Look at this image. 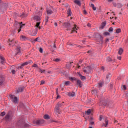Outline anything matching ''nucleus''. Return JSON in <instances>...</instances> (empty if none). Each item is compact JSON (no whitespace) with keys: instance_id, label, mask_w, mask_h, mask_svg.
<instances>
[{"instance_id":"nucleus-44","label":"nucleus","mask_w":128,"mask_h":128,"mask_svg":"<svg viewBox=\"0 0 128 128\" xmlns=\"http://www.w3.org/2000/svg\"><path fill=\"white\" fill-rule=\"evenodd\" d=\"M5 114H6V112H1L0 116H4Z\"/></svg>"},{"instance_id":"nucleus-30","label":"nucleus","mask_w":128,"mask_h":128,"mask_svg":"<svg viewBox=\"0 0 128 128\" xmlns=\"http://www.w3.org/2000/svg\"><path fill=\"white\" fill-rule=\"evenodd\" d=\"M105 122H106V124H104V126H106H106H108V120L106 119L105 120Z\"/></svg>"},{"instance_id":"nucleus-3","label":"nucleus","mask_w":128,"mask_h":128,"mask_svg":"<svg viewBox=\"0 0 128 128\" xmlns=\"http://www.w3.org/2000/svg\"><path fill=\"white\" fill-rule=\"evenodd\" d=\"M9 96L11 100L13 102H14L15 104H16V102H18V98H16V96H14V95L10 94Z\"/></svg>"},{"instance_id":"nucleus-43","label":"nucleus","mask_w":128,"mask_h":128,"mask_svg":"<svg viewBox=\"0 0 128 128\" xmlns=\"http://www.w3.org/2000/svg\"><path fill=\"white\" fill-rule=\"evenodd\" d=\"M70 80H76V78L72 77L70 78Z\"/></svg>"},{"instance_id":"nucleus-53","label":"nucleus","mask_w":128,"mask_h":128,"mask_svg":"<svg viewBox=\"0 0 128 128\" xmlns=\"http://www.w3.org/2000/svg\"><path fill=\"white\" fill-rule=\"evenodd\" d=\"M90 124L94 125V121H90Z\"/></svg>"},{"instance_id":"nucleus-51","label":"nucleus","mask_w":128,"mask_h":128,"mask_svg":"<svg viewBox=\"0 0 128 128\" xmlns=\"http://www.w3.org/2000/svg\"><path fill=\"white\" fill-rule=\"evenodd\" d=\"M118 8H122V6L121 4H118Z\"/></svg>"},{"instance_id":"nucleus-24","label":"nucleus","mask_w":128,"mask_h":128,"mask_svg":"<svg viewBox=\"0 0 128 128\" xmlns=\"http://www.w3.org/2000/svg\"><path fill=\"white\" fill-rule=\"evenodd\" d=\"M90 6H91V8H92L94 10H96V8L94 6V4H90Z\"/></svg>"},{"instance_id":"nucleus-10","label":"nucleus","mask_w":128,"mask_h":128,"mask_svg":"<svg viewBox=\"0 0 128 128\" xmlns=\"http://www.w3.org/2000/svg\"><path fill=\"white\" fill-rule=\"evenodd\" d=\"M35 123L36 124H44V120H36L35 122Z\"/></svg>"},{"instance_id":"nucleus-22","label":"nucleus","mask_w":128,"mask_h":128,"mask_svg":"<svg viewBox=\"0 0 128 128\" xmlns=\"http://www.w3.org/2000/svg\"><path fill=\"white\" fill-rule=\"evenodd\" d=\"M77 84L78 86H79L80 88H82V81H80V80H78Z\"/></svg>"},{"instance_id":"nucleus-6","label":"nucleus","mask_w":128,"mask_h":128,"mask_svg":"<svg viewBox=\"0 0 128 128\" xmlns=\"http://www.w3.org/2000/svg\"><path fill=\"white\" fill-rule=\"evenodd\" d=\"M46 12L47 14L50 16V14L54 12V9L52 8L46 9Z\"/></svg>"},{"instance_id":"nucleus-2","label":"nucleus","mask_w":128,"mask_h":128,"mask_svg":"<svg viewBox=\"0 0 128 128\" xmlns=\"http://www.w3.org/2000/svg\"><path fill=\"white\" fill-rule=\"evenodd\" d=\"M40 22H36V24L35 26L36 28V30H34L33 31H32L33 33L31 34V36H36V34L38 32V30H40V28H42V27L40 26Z\"/></svg>"},{"instance_id":"nucleus-48","label":"nucleus","mask_w":128,"mask_h":128,"mask_svg":"<svg viewBox=\"0 0 128 128\" xmlns=\"http://www.w3.org/2000/svg\"><path fill=\"white\" fill-rule=\"evenodd\" d=\"M100 40L101 42H102L103 40H104V38H102V36H100Z\"/></svg>"},{"instance_id":"nucleus-1","label":"nucleus","mask_w":128,"mask_h":128,"mask_svg":"<svg viewBox=\"0 0 128 128\" xmlns=\"http://www.w3.org/2000/svg\"><path fill=\"white\" fill-rule=\"evenodd\" d=\"M42 8H41L40 9H38L36 12V16L34 18V20L36 22H40L42 20Z\"/></svg>"},{"instance_id":"nucleus-20","label":"nucleus","mask_w":128,"mask_h":128,"mask_svg":"<svg viewBox=\"0 0 128 128\" xmlns=\"http://www.w3.org/2000/svg\"><path fill=\"white\" fill-rule=\"evenodd\" d=\"M28 62H25L22 64L20 66V68H24V66H28Z\"/></svg>"},{"instance_id":"nucleus-57","label":"nucleus","mask_w":128,"mask_h":128,"mask_svg":"<svg viewBox=\"0 0 128 128\" xmlns=\"http://www.w3.org/2000/svg\"><path fill=\"white\" fill-rule=\"evenodd\" d=\"M33 66H34V68H36V66H38V65H36V64H34L33 65Z\"/></svg>"},{"instance_id":"nucleus-8","label":"nucleus","mask_w":128,"mask_h":128,"mask_svg":"<svg viewBox=\"0 0 128 128\" xmlns=\"http://www.w3.org/2000/svg\"><path fill=\"white\" fill-rule=\"evenodd\" d=\"M10 70L12 74H16V66H12L10 68Z\"/></svg>"},{"instance_id":"nucleus-49","label":"nucleus","mask_w":128,"mask_h":128,"mask_svg":"<svg viewBox=\"0 0 128 128\" xmlns=\"http://www.w3.org/2000/svg\"><path fill=\"white\" fill-rule=\"evenodd\" d=\"M54 62H60V59L59 58L55 59Z\"/></svg>"},{"instance_id":"nucleus-63","label":"nucleus","mask_w":128,"mask_h":128,"mask_svg":"<svg viewBox=\"0 0 128 128\" xmlns=\"http://www.w3.org/2000/svg\"><path fill=\"white\" fill-rule=\"evenodd\" d=\"M109 40H110V39L106 38V42H108Z\"/></svg>"},{"instance_id":"nucleus-52","label":"nucleus","mask_w":128,"mask_h":128,"mask_svg":"<svg viewBox=\"0 0 128 128\" xmlns=\"http://www.w3.org/2000/svg\"><path fill=\"white\" fill-rule=\"evenodd\" d=\"M42 50H43L42 48H40L39 49V51H40V52H41V54H42Z\"/></svg>"},{"instance_id":"nucleus-32","label":"nucleus","mask_w":128,"mask_h":128,"mask_svg":"<svg viewBox=\"0 0 128 128\" xmlns=\"http://www.w3.org/2000/svg\"><path fill=\"white\" fill-rule=\"evenodd\" d=\"M120 32H122V30L120 28H118V29L116 30V34H120Z\"/></svg>"},{"instance_id":"nucleus-4","label":"nucleus","mask_w":128,"mask_h":128,"mask_svg":"<svg viewBox=\"0 0 128 128\" xmlns=\"http://www.w3.org/2000/svg\"><path fill=\"white\" fill-rule=\"evenodd\" d=\"M12 118V112H9L6 116L5 120L6 121L10 120Z\"/></svg>"},{"instance_id":"nucleus-23","label":"nucleus","mask_w":128,"mask_h":128,"mask_svg":"<svg viewBox=\"0 0 128 128\" xmlns=\"http://www.w3.org/2000/svg\"><path fill=\"white\" fill-rule=\"evenodd\" d=\"M92 94H98V90L96 89L92 90Z\"/></svg>"},{"instance_id":"nucleus-60","label":"nucleus","mask_w":128,"mask_h":128,"mask_svg":"<svg viewBox=\"0 0 128 128\" xmlns=\"http://www.w3.org/2000/svg\"><path fill=\"white\" fill-rule=\"evenodd\" d=\"M68 45H69V46H75V44H69Z\"/></svg>"},{"instance_id":"nucleus-7","label":"nucleus","mask_w":128,"mask_h":128,"mask_svg":"<svg viewBox=\"0 0 128 128\" xmlns=\"http://www.w3.org/2000/svg\"><path fill=\"white\" fill-rule=\"evenodd\" d=\"M108 100H102V101L100 102V106H106V104H108Z\"/></svg>"},{"instance_id":"nucleus-12","label":"nucleus","mask_w":128,"mask_h":128,"mask_svg":"<svg viewBox=\"0 0 128 128\" xmlns=\"http://www.w3.org/2000/svg\"><path fill=\"white\" fill-rule=\"evenodd\" d=\"M9 46H16V41L14 40L9 39Z\"/></svg>"},{"instance_id":"nucleus-31","label":"nucleus","mask_w":128,"mask_h":128,"mask_svg":"<svg viewBox=\"0 0 128 128\" xmlns=\"http://www.w3.org/2000/svg\"><path fill=\"white\" fill-rule=\"evenodd\" d=\"M91 112H92V110H90V109H89V110H88L86 111V114H87L88 116V115L90 114V113H91Z\"/></svg>"},{"instance_id":"nucleus-59","label":"nucleus","mask_w":128,"mask_h":128,"mask_svg":"<svg viewBox=\"0 0 128 128\" xmlns=\"http://www.w3.org/2000/svg\"><path fill=\"white\" fill-rule=\"evenodd\" d=\"M60 102V106H64V102Z\"/></svg>"},{"instance_id":"nucleus-25","label":"nucleus","mask_w":128,"mask_h":128,"mask_svg":"<svg viewBox=\"0 0 128 128\" xmlns=\"http://www.w3.org/2000/svg\"><path fill=\"white\" fill-rule=\"evenodd\" d=\"M44 118L45 120H50V116H48V114H45L44 116Z\"/></svg>"},{"instance_id":"nucleus-35","label":"nucleus","mask_w":128,"mask_h":128,"mask_svg":"<svg viewBox=\"0 0 128 128\" xmlns=\"http://www.w3.org/2000/svg\"><path fill=\"white\" fill-rule=\"evenodd\" d=\"M34 42H40V37L36 38L34 40Z\"/></svg>"},{"instance_id":"nucleus-45","label":"nucleus","mask_w":128,"mask_h":128,"mask_svg":"<svg viewBox=\"0 0 128 128\" xmlns=\"http://www.w3.org/2000/svg\"><path fill=\"white\" fill-rule=\"evenodd\" d=\"M24 26V24L20 25V28L18 30V32H20V30H22L21 28H22V26Z\"/></svg>"},{"instance_id":"nucleus-5","label":"nucleus","mask_w":128,"mask_h":128,"mask_svg":"<svg viewBox=\"0 0 128 128\" xmlns=\"http://www.w3.org/2000/svg\"><path fill=\"white\" fill-rule=\"evenodd\" d=\"M61 106H60V102H58L55 108V112L56 114H60V108Z\"/></svg>"},{"instance_id":"nucleus-27","label":"nucleus","mask_w":128,"mask_h":128,"mask_svg":"<svg viewBox=\"0 0 128 128\" xmlns=\"http://www.w3.org/2000/svg\"><path fill=\"white\" fill-rule=\"evenodd\" d=\"M16 54H20V48H17V52Z\"/></svg>"},{"instance_id":"nucleus-47","label":"nucleus","mask_w":128,"mask_h":128,"mask_svg":"<svg viewBox=\"0 0 128 128\" xmlns=\"http://www.w3.org/2000/svg\"><path fill=\"white\" fill-rule=\"evenodd\" d=\"M24 123H17L18 126H24Z\"/></svg>"},{"instance_id":"nucleus-36","label":"nucleus","mask_w":128,"mask_h":128,"mask_svg":"<svg viewBox=\"0 0 128 128\" xmlns=\"http://www.w3.org/2000/svg\"><path fill=\"white\" fill-rule=\"evenodd\" d=\"M4 82V78H0V86Z\"/></svg>"},{"instance_id":"nucleus-37","label":"nucleus","mask_w":128,"mask_h":128,"mask_svg":"<svg viewBox=\"0 0 128 128\" xmlns=\"http://www.w3.org/2000/svg\"><path fill=\"white\" fill-rule=\"evenodd\" d=\"M104 26H106V22H103L101 26V28H104Z\"/></svg>"},{"instance_id":"nucleus-42","label":"nucleus","mask_w":128,"mask_h":128,"mask_svg":"<svg viewBox=\"0 0 128 128\" xmlns=\"http://www.w3.org/2000/svg\"><path fill=\"white\" fill-rule=\"evenodd\" d=\"M114 86V83H110V89L112 88V87Z\"/></svg>"},{"instance_id":"nucleus-18","label":"nucleus","mask_w":128,"mask_h":128,"mask_svg":"<svg viewBox=\"0 0 128 128\" xmlns=\"http://www.w3.org/2000/svg\"><path fill=\"white\" fill-rule=\"evenodd\" d=\"M78 74L82 80H86V76H82L80 73H78Z\"/></svg>"},{"instance_id":"nucleus-58","label":"nucleus","mask_w":128,"mask_h":128,"mask_svg":"<svg viewBox=\"0 0 128 128\" xmlns=\"http://www.w3.org/2000/svg\"><path fill=\"white\" fill-rule=\"evenodd\" d=\"M84 72H88V70L86 68V70H84Z\"/></svg>"},{"instance_id":"nucleus-26","label":"nucleus","mask_w":128,"mask_h":128,"mask_svg":"<svg viewBox=\"0 0 128 128\" xmlns=\"http://www.w3.org/2000/svg\"><path fill=\"white\" fill-rule=\"evenodd\" d=\"M28 16V15L25 14L24 13H22L20 15V18H26V16Z\"/></svg>"},{"instance_id":"nucleus-61","label":"nucleus","mask_w":128,"mask_h":128,"mask_svg":"<svg viewBox=\"0 0 128 128\" xmlns=\"http://www.w3.org/2000/svg\"><path fill=\"white\" fill-rule=\"evenodd\" d=\"M99 120H102V116H100Z\"/></svg>"},{"instance_id":"nucleus-34","label":"nucleus","mask_w":128,"mask_h":128,"mask_svg":"<svg viewBox=\"0 0 128 128\" xmlns=\"http://www.w3.org/2000/svg\"><path fill=\"white\" fill-rule=\"evenodd\" d=\"M86 68L88 72H90V70H92V67L90 66H88L86 67Z\"/></svg>"},{"instance_id":"nucleus-39","label":"nucleus","mask_w":128,"mask_h":128,"mask_svg":"<svg viewBox=\"0 0 128 128\" xmlns=\"http://www.w3.org/2000/svg\"><path fill=\"white\" fill-rule=\"evenodd\" d=\"M70 84V81H66L65 82V85L68 86Z\"/></svg>"},{"instance_id":"nucleus-19","label":"nucleus","mask_w":128,"mask_h":128,"mask_svg":"<svg viewBox=\"0 0 128 128\" xmlns=\"http://www.w3.org/2000/svg\"><path fill=\"white\" fill-rule=\"evenodd\" d=\"M74 2L79 6H80L82 4L80 2L79 0H74Z\"/></svg>"},{"instance_id":"nucleus-29","label":"nucleus","mask_w":128,"mask_h":128,"mask_svg":"<svg viewBox=\"0 0 128 128\" xmlns=\"http://www.w3.org/2000/svg\"><path fill=\"white\" fill-rule=\"evenodd\" d=\"M39 72L40 74H46V70H42L41 68L39 69Z\"/></svg>"},{"instance_id":"nucleus-14","label":"nucleus","mask_w":128,"mask_h":128,"mask_svg":"<svg viewBox=\"0 0 128 128\" xmlns=\"http://www.w3.org/2000/svg\"><path fill=\"white\" fill-rule=\"evenodd\" d=\"M76 30H78V28H76V24H74L72 28V33L74 32H76Z\"/></svg>"},{"instance_id":"nucleus-64","label":"nucleus","mask_w":128,"mask_h":128,"mask_svg":"<svg viewBox=\"0 0 128 128\" xmlns=\"http://www.w3.org/2000/svg\"><path fill=\"white\" fill-rule=\"evenodd\" d=\"M48 74H52V71H48Z\"/></svg>"},{"instance_id":"nucleus-41","label":"nucleus","mask_w":128,"mask_h":128,"mask_svg":"<svg viewBox=\"0 0 128 128\" xmlns=\"http://www.w3.org/2000/svg\"><path fill=\"white\" fill-rule=\"evenodd\" d=\"M104 36H110V32H104Z\"/></svg>"},{"instance_id":"nucleus-16","label":"nucleus","mask_w":128,"mask_h":128,"mask_svg":"<svg viewBox=\"0 0 128 128\" xmlns=\"http://www.w3.org/2000/svg\"><path fill=\"white\" fill-rule=\"evenodd\" d=\"M64 26H66L67 28H68L70 26H72V24L68 22H65L64 24Z\"/></svg>"},{"instance_id":"nucleus-40","label":"nucleus","mask_w":128,"mask_h":128,"mask_svg":"<svg viewBox=\"0 0 128 128\" xmlns=\"http://www.w3.org/2000/svg\"><path fill=\"white\" fill-rule=\"evenodd\" d=\"M106 62H112V58L110 57H108L106 58Z\"/></svg>"},{"instance_id":"nucleus-11","label":"nucleus","mask_w":128,"mask_h":128,"mask_svg":"<svg viewBox=\"0 0 128 128\" xmlns=\"http://www.w3.org/2000/svg\"><path fill=\"white\" fill-rule=\"evenodd\" d=\"M68 96L71 98H74V96H76V93L74 92H68Z\"/></svg>"},{"instance_id":"nucleus-21","label":"nucleus","mask_w":128,"mask_h":128,"mask_svg":"<svg viewBox=\"0 0 128 128\" xmlns=\"http://www.w3.org/2000/svg\"><path fill=\"white\" fill-rule=\"evenodd\" d=\"M72 14V10L70 8H69L67 11V14H68V16H70Z\"/></svg>"},{"instance_id":"nucleus-56","label":"nucleus","mask_w":128,"mask_h":128,"mask_svg":"<svg viewBox=\"0 0 128 128\" xmlns=\"http://www.w3.org/2000/svg\"><path fill=\"white\" fill-rule=\"evenodd\" d=\"M118 59L119 60H122V56H118Z\"/></svg>"},{"instance_id":"nucleus-13","label":"nucleus","mask_w":128,"mask_h":128,"mask_svg":"<svg viewBox=\"0 0 128 128\" xmlns=\"http://www.w3.org/2000/svg\"><path fill=\"white\" fill-rule=\"evenodd\" d=\"M20 40H22V42H24L28 40V38L24 35H22L20 37Z\"/></svg>"},{"instance_id":"nucleus-28","label":"nucleus","mask_w":128,"mask_h":128,"mask_svg":"<svg viewBox=\"0 0 128 128\" xmlns=\"http://www.w3.org/2000/svg\"><path fill=\"white\" fill-rule=\"evenodd\" d=\"M122 52H124V50H122V48H120L118 52V54H122Z\"/></svg>"},{"instance_id":"nucleus-33","label":"nucleus","mask_w":128,"mask_h":128,"mask_svg":"<svg viewBox=\"0 0 128 128\" xmlns=\"http://www.w3.org/2000/svg\"><path fill=\"white\" fill-rule=\"evenodd\" d=\"M108 32H114V28H112V27L109 28Z\"/></svg>"},{"instance_id":"nucleus-50","label":"nucleus","mask_w":128,"mask_h":128,"mask_svg":"<svg viewBox=\"0 0 128 128\" xmlns=\"http://www.w3.org/2000/svg\"><path fill=\"white\" fill-rule=\"evenodd\" d=\"M48 18H49L48 17H46V20H45L46 22H48Z\"/></svg>"},{"instance_id":"nucleus-15","label":"nucleus","mask_w":128,"mask_h":128,"mask_svg":"<svg viewBox=\"0 0 128 128\" xmlns=\"http://www.w3.org/2000/svg\"><path fill=\"white\" fill-rule=\"evenodd\" d=\"M112 76V74L108 73L106 76V79L107 80L108 82H110V77Z\"/></svg>"},{"instance_id":"nucleus-17","label":"nucleus","mask_w":128,"mask_h":128,"mask_svg":"<svg viewBox=\"0 0 128 128\" xmlns=\"http://www.w3.org/2000/svg\"><path fill=\"white\" fill-rule=\"evenodd\" d=\"M24 87L18 88V90H17L16 94H18V92H22V90H24Z\"/></svg>"},{"instance_id":"nucleus-9","label":"nucleus","mask_w":128,"mask_h":128,"mask_svg":"<svg viewBox=\"0 0 128 128\" xmlns=\"http://www.w3.org/2000/svg\"><path fill=\"white\" fill-rule=\"evenodd\" d=\"M0 62L1 64H6V59L1 56H0Z\"/></svg>"},{"instance_id":"nucleus-46","label":"nucleus","mask_w":128,"mask_h":128,"mask_svg":"<svg viewBox=\"0 0 128 128\" xmlns=\"http://www.w3.org/2000/svg\"><path fill=\"white\" fill-rule=\"evenodd\" d=\"M122 88H124V90H126V85H123Z\"/></svg>"},{"instance_id":"nucleus-54","label":"nucleus","mask_w":128,"mask_h":128,"mask_svg":"<svg viewBox=\"0 0 128 128\" xmlns=\"http://www.w3.org/2000/svg\"><path fill=\"white\" fill-rule=\"evenodd\" d=\"M44 84V80H42L40 84Z\"/></svg>"},{"instance_id":"nucleus-55","label":"nucleus","mask_w":128,"mask_h":128,"mask_svg":"<svg viewBox=\"0 0 128 128\" xmlns=\"http://www.w3.org/2000/svg\"><path fill=\"white\" fill-rule=\"evenodd\" d=\"M92 25L90 24H87V26H88V28H90V26H91Z\"/></svg>"},{"instance_id":"nucleus-62","label":"nucleus","mask_w":128,"mask_h":128,"mask_svg":"<svg viewBox=\"0 0 128 128\" xmlns=\"http://www.w3.org/2000/svg\"><path fill=\"white\" fill-rule=\"evenodd\" d=\"M54 24L55 26H58V23L55 22V23Z\"/></svg>"},{"instance_id":"nucleus-38","label":"nucleus","mask_w":128,"mask_h":128,"mask_svg":"<svg viewBox=\"0 0 128 128\" xmlns=\"http://www.w3.org/2000/svg\"><path fill=\"white\" fill-rule=\"evenodd\" d=\"M102 84H104V82H101L98 83V86L100 88L102 86Z\"/></svg>"}]
</instances>
